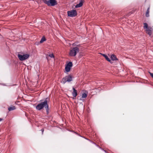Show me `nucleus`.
<instances>
[{
  "label": "nucleus",
  "mask_w": 153,
  "mask_h": 153,
  "mask_svg": "<svg viewBox=\"0 0 153 153\" xmlns=\"http://www.w3.org/2000/svg\"><path fill=\"white\" fill-rule=\"evenodd\" d=\"M17 56L20 61H23L27 59L30 56V55L28 53L21 52L17 53Z\"/></svg>",
  "instance_id": "1"
},
{
  "label": "nucleus",
  "mask_w": 153,
  "mask_h": 153,
  "mask_svg": "<svg viewBox=\"0 0 153 153\" xmlns=\"http://www.w3.org/2000/svg\"><path fill=\"white\" fill-rule=\"evenodd\" d=\"M43 107H45L47 111L48 109V105L47 104V101L45 100L44 102H42L38 104L36 107V108L38 110L42 109Z\"/></svg>",
  "instance_id": "2"
},
{
  "label": "nucleus",
  "mask_w": 153,
  "mask_h": 153,
  "mask_svg": "<svg viewBox=\"0 0 153 153\" xmlns=\"http://www.w3.org/2000/svg\"><path fill=\"white\" fill-rule=\"evenodd\" d=\"M43 1L45 4L49 6H53L57 4L56 0H43Z\"/></svg>",
  "instance_id": "3"
},
{
  "label": "nucleus",
  "mask_w": 153,
  "mask_h": 153,
  "mask_svg": "<svg viewBox=\"0 0 153 153\" xmlns=\"http://www.w3.org/2000/svg\"><path fill=\"white\" fill-rule=\"evenodd\" d=\"M73 66V64L71 62H67L65 65V72H69Z\"/></svg>",
  "instance_id": "4"
},
{
  "label": "nucleus",
  "mask_w": 153,
  "mask_h": 153,
  "mask_svg": "<svg viewBox=\"0 0 153 153\" xmlns=\"http://www.w3.org/2000/svg\"><path fill=\"white\" fill-rule=\"evenodd\" d=\"M72 80V77L71 75H68L66 76L65 77L62 78L61 82L65 84L66 82H70Z\"/></svg>",
  "instance_id": "5"
},
{
  "label": "nucleus",
  "mask_w": 153,
  "mask_h": 153,
  "mask_svg": "<svg viewBox=\"0 0 153 153\" xmlns=\"http://www.w3.org/2000/svg\"><path fill=\"white\" fill-rule=\"evenodd\" d=\"M67 13L68 16L71 17H74L77 14V12L75 10L68 11L67 12Z\"/></svg>",
  "instance_id": "6"
},
{
  "label": "nucleus",
  "mask_w": 153,
  "mask_h": 153,
  "mask_svg": "<svg viewBox=\"0 0 153 153\" xmlns=\"http://www.w3.org/2000/svg\"><path fill=\"white\" fill-rule=\"evenodd\" d=\"M78 52V48H72L70 50L69 54L71 56H74Z\"/></svg>",
  "instance_id": "7"
},
{
  "label": "nucleus",
  "mask_w": 153,
  "mask_h": 153,
  "mask_svg": "<svg viewBox=\"0 0 153 153\" xmlns=\"http://www.w3.org/2000/svg\"><path fill=\"white\" fill-rule=\"evenodd\" d=\"M146 33L149 36H151L152 34V27H149L148 28L146 29Z\"/></svg>",
  "instance_id": "8"
},
{
  "label": "nucleus",
  "mask_w": 153,
  "mask_h": 153,
  "mask_svg": "<svg viewBox=\"0 0 153 153\" xmlns=\"http://www.w3.org/2000/svg\"><path fill=\"white\" fill-rule=\"evenodd\" d=\"M87 94L86 93H83L82 94V96L80 98V100H84V98H85L87 97Z\"/></svg>",
  "instance_id": "9"
},
{
  "label": "nucleus",
  "mask_w": 153,
  "mask_h": 153,
  "mask_svg": "<svg viewBox=\"0 0 153 153\" xmlns=\"http://www.w3.org/2000/svg\"><path fill=\"white\" fill-rule=\"evenodd\" d=\"M73 91L72 92V94L74 97H76L77 95V91L74 88H73Z\"/></svg>",
  "instance_id": "10"
},
{
  "label": "nucleus",
  "mask_w": 153,
  "mask_h": 153,
  "mask_svg": "<svg viewBox=\"0 0 153 153\" xmlns=\"http://www.w3.org/2000/svg\"><path fill=\"white\" fill-rule=\"evenodd\" d=\"M100 54L102 55L103 56H104L108 62H110L111 63H112L110 59L105 54L100 53Z\"/></svg>",
  "instance_id": "11"
},
{
  "label": "nucleus",
  "mask_w": 153,
  "mask_h": 153,
  "mask_svg": "<svg viewBox=\"0 0 153 153\" xmlns=\"http://www.w3.org/2000/svg\"><path fill=\"white\" fill-rule=\"evenodd\" d=\"M83 5V2L82 1H81L79 4H77L76 6L75 7L76 8H78L81 7Z\"/></svg>",
  "instance_id": "12"
},
{
  "label": "nucleus",
  "mask_w": 153,
  "mask_h": 153,
  "mask_svg": "<svg viewBox=\"0 0 153 153\" xmlns=\"http://www.w3.org/2000/svg\"><path fill=\"white\" fill-rule=\"evenodd\" d=\"M150 8V7H148V9L146 10V16L147 17H148L149 16V13Z\"/></svg>",
  "instance_id": "13"
},
{
  "label": "nucleus",
  "mask_w": 153,
  "mask_h": 153,
  "mask_svg": "<svg viewBox=\"0 0 153 153\" xmlns=\"http://www.w3.org/2000/svg\"><path fill=\"white\" fill-rule=\"evenodd\" d=\"M111 58L113 60H115L117 59L116 56L114 55H112L111 56Z\"/></svg>",
  "instance_id": "14"
},
{
  "label": "nucleus",
  "mask_w": 153,
  "mask_h": 153,
  "mask_svg": "<svg viewBox=\"0 0 153 153\" xmlns=\"http://www.w3.org/2000/svg\"><path fill=\"white\" fill-rule=\"evenodd\" d=\"M46 40V39L44 37H43L41 40L40 41V43H43Z\"/></svg>",
  "instance_id": "15"
},
{
  "label": "nucleus",
  "mask_w": 153,
  "mask_h": 153,
  "mask_svg": "<svg viewBox=\"0 0 153 153\" xmlns=\"http://www.w3.org/2000/svg\"><path fill=\"white\" fill-rule=\"evenodd\" d=\"M144 26V29L148 28L149 27H148V25L147 23H145L143 24Z\"/></svg>",
  "instance_id": "16"
},
{
  "label": "nucleus",
  "mask_w": 153,
  "mask_h": 153,
  "mask_svg": "<svg viewBox=\"0 0 153 153\" xmlns=\"http://www.w3.org/2000/svg\"><path fill=\"white\" fill-rule=\"evenodd\" d=\"M15 109V108L14 106H12L9 107L8 108V110L9 111H11Z\"/></svg>",
  "instance_id": "17"
},
{
  "label": "nucleus",
  "mask_w": 153,
  "mask_h": 153,
  "mask_svg": "<svg viewBox=\"0 0 153 153\" xmlns=\"http://www.w3.org/2000/svg\"><path fill=\"white\" fill-rule=\"evenodd\" d=\"M74 45L76 46L75 47H74V48H77L78 47H80L79 45H76V43H74L73 44Z\"/></svg>",
  "instance_id": "18"
},
{
  "label": "nucleus",
  "mask_w": 153,
  "mask_h": 153,
  "mask_svg": "<svg viewBox=\"0 0 153 153\" xmlns=\"http://www.w3.org/2000/svg\"><path fill=\"white\" fill-rule=\"evenodd\" d=\"M49 56L51 58H54V56L53 53H51L49 54Z\"/></svg>",
  "instance_id": "19"
},
{
  "label": "nucleus",
  "mask_w": 153,
  "mask_h": 153,
  "mask_svg": "<svg viewBox=\"0 0 153 153\" xmlns=\"http://www.w3.org/2000/svg\"><path fill=\"white\" fill-rule=\"evenodd\" d=\"M149 73L150 74L151 76L153 78V73H152L150 72H149Z\"/></svg>",
  "instance_id": "20"
},
{
  "label": "nucleus",
  "mask_w": 153,
  "mask_h": 153,
  "mask_svg": "<svg viewBox=\"0 0 153 153\" xmlns=\"http://www.w3.org/2000/svg\"><path fill=\"white\" fill-rule=\"evenodd\" d=\"M2 120V119L0 118V121H1Z\"/></svg>",
  "instance_id": "21"
},
{
  "label": "nucleus",
  "mask_w": 153,
  "mask_h": 153,
  "mask_svg": "<svg viewBox=\"0 0 153 153\" xmlns=\"http://www.w3.org/2000/svg\"><path fill=\"white\" fill-rule=\"evenodd\" d=\"M43 131H44V130H42V133L43 132Z\"/></svg>",
  "instance_id": "22"
}]
</instances>
